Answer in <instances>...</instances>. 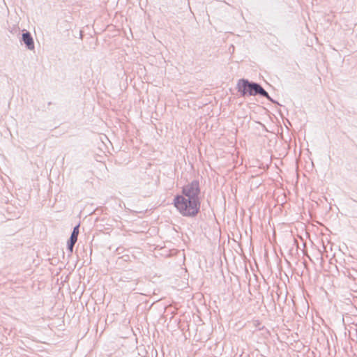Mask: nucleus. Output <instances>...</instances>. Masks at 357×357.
<instances>
[{
	"label": "nucleus",
	"mask_w": 357,
	"mask_h": 357,
	"mask_svg": "<svg viewBox=\"0 0 357 357\" xmlns=\"http://www.w3.org/2000/svg\"><path fill=\"white\" fill-rule=\"evenodd\" d=\"M331 337L332 341H333V336L331 335Z\"/></svg>",
	"instance_id": "obj_12"
},
{
	"label": "nucleus",
	"mask_w": 357,
	"mask_h": 357,
	"mask_svg": "<svg viewBox=\"0 0 357 357\" xmlns=\"http://www.w3.org/2000/svg\"><path fill=\"white\" fill-rule=\"evenodd\" d=\"M200 194L199 183L193 180L182 187L181 194L174 195L172 204L182 216L196 218L200 213Z\"/></svg>",
	"instance_id": "obj_1"
},
{
	"label": "nucleus",
	"mask_w": 357,
	"mask_h": 357,
	"mask_svg": "<svg viewBox=\"0 0 357 357\" xmlns=\"http://www.w3.org/2000/svg\"><path fill=\"white\" fill-rule=\"evenodd\" d=\"M277 337V340L280 342H284L285 340H289V336H280V335H278L276 336Z\"/></svg>",
	"instance_id": "obj_6"
},
{
	"label": "nucleus",
	"mask_w": 357,
	"mask_h": 357,
	"mask_svg": "<svg viewBox=\"0 0 357 357\" xmlns=\"http://www.w3.org/2000/svg\"><path fill=\"white\" fill-rule=\"evenodd\" d=\"M302 347H303V344L302 342H298V341L296 342L295 349H300Z\"/></svg>",
	"instance_id": "obj_7"
},
{
	"label": "nucleus",
	"mask_w": 357,
	"mask_h": 357,
	"mask_svg": "<svg viewBox=\"0 0 357 357\" xmlns=\"http://www.w3.org/2000/svg\"><path fill=\"white\" fill-rule=\"evenodd\" d=\"M20 43L24 44L26 47L29 50H33L35 48L33 38L31 33L24 29L22 30V37L20 38Z\"/></svg>",
	"instance_id": "obj_4"
},
{
	"label": "nucleus",
	"mask_w": 357,
	"mask_h": 357,
	"mask_svg": "<svg viewBox=\"0 0 357 357\" xmlns=\"http://www.w3.org/2000/svg\"><path fill=\"white\" fill-rule=\"evenodd\" d=\"M349 337H351V340L354 342L357 341V336H349Z\"/></svg>",
	"instance_id": "obj_10"
},
{
	"label": "nucleus",
	"mask_w": 357,
	"mask_h": 357,
	"mask_svg": "<svg viewBox=\"0 0 357 357\" xmlns=\"http://www.w3.org/2000/svg\"><path fill=\"white\" fill-rule=\"evenodd\" d=\"M79 231V224L73 227L70 236L67 241V250L69 252L70 254H72L73 252L74 245L77 241Z\"/></svg>",
	"instance_id": "obj_3"
},
{
	"label": "nucleus",
	"mask_w": 357,
	"mask_h": 357,
	"mask_svg": "<svg viewBox=\"0 0 357 357\" xmlns=\"http://www.w3.org/2000/svg\"><path fill=\"white\" fill-rule=\"evenodd\" d=\"M188 339L185 336V340H188Z\"/></svg>",
	"instance_id": "obj_13"
},
{
	"label": "nucleus",
	"mask_w": 357,
	"mask_h": 357,
	"mask_svg": "<svg viewBox=\"0 0 357 357\" xmlns=\"http://www.w3.org/2000/svg\"><path fill=\"white\" fill-rule=\"evenodd\" d=\"M236 89L242 97L267 95V91L259 83L245 78L238 80Z\"/></svg>",
	"instance_id": "obj_2"
},
{
	"label": "nucleus",
	"mask_w": 357,
	"mask_h": 357,
	"mask_svg": "<svg viewBox=\"0 0 357 357\" xmlns=\"http://www.w3.org/2000/svg\"><path fill=\"white\" fill-rule=\"evenodd\" d=\"M124 278H125L126 279H130V278H128V277H126V276H124ZM130 279H131V281L133 282V284H137V279H136V278L132 279V278H130Z\"/></svg>",
	"instance_id": "obj_9"
},
{
	"label": "nucleus",
	"mask_w": 357,
	"mask_h": 357,
	"mask_svg": "<svg viewBox=\"0 0 357 357\" xmlns=\"http://www.w3.org/2000/svg\"><path fill=\"white\" fill-rule=\"evenodd\" d=\"M4 337H5L4 335L0 336V343L2 344V341L3 340V339Z\"/></svg>",
	"instance_id": "obj_11"
},
{
	"label": "nucleus",
	"mask_w": 357,
	"mask_h": 357,
	"mask_svg": "<svg viewBox=\"0 0 357 357\" xmlns=\"http://www.w3.org/2000/svg\"><path fill=\"white\" fill-rule=\"evenodd\" d=\"M195 337H196L197 336H194ZM199 338H197V340H195L196 342H199V341H207L208 340V338H201L199 337V336H197ZM195 341V339L192 340V342ZM192 344H193V342H192Z\"/></svg>",
	"instance_id": "obj_8"
},
{
	"label": "nucleus",
	"mask_w": 357,
	"mask_h": 357,
	"mask_svg": "<svg viewBox=\"0 0 357 357\" xmlns=\"http://www.w3.org/2000/svg\"><path fill=\"white\" fill-rule=\"evenodd\" d=\"M261 97H264V98H266L268 101L277 105H280L281 106V105L276 100H275L274 99H273L268 94V93L267 92V95L266 96H260Z\"/></svg>",
	"instance_id": "obj_5"
}]
</instances>
